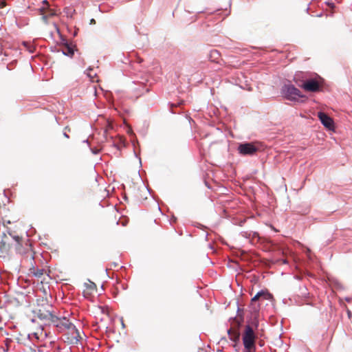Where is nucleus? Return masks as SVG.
I'll use <instances>...</instances> for the list:
<instances>
[{"label":"nucleus","mask_w":352,"mask_h":352,"mask_svg":"<svg viewBox=\"0 0 352 352\" xmlns=\"http://www.w3.org/2000/svg\"><path fill=\"white\" fill-rule=\"evenodd\" d=\"M43 292L45 297H42L36 300V304L32 310L34 316L37 317L41 321L50 323V320L54 316V308L49 302L47 298V293L45 289Z\"/></svg>","instance_id":"1"},{"label":"nucleus","mask_w":352,"mask_h":352,"mask_svg":"<svg viewBox=\"0 0 352 352\" xmlns=\"http://www.w3.org/2000/svg\"><path fill=\"white\" fill-rule=\"evenodd\" d=\"M302 73H297L294 76V81L297 85L308 92H318L320 90L322 84L316 78H310L306 80H302Z\"/></svg>","instance_id":"2"},{"label":"nucleus","mask_w":352,"mask_h":352,"mask_svg":"<svg viewBox=\"0 0 352 352\" xmlns=\"http://www.w3.org/2000/svg\"><path fill=\"white\" fill-rule=\"evenodd\" d=\"M19 236H14L10 233H3L0 236V251L8 253L19 246Z\"/></svg>","instance_id":"3"},{"label":"nucleus","mask_w":352,"mask_h":352,"mask_svg":"<svg viewBox=\"0 0 352 352\" xmlns=\"http://www.w3.org/2000/svg\"><path fill=\"white\" fill-rule=\"evenodd\" d=\"M255 339L256 336L252 328L250 325H246L243 334V343L245 351H248L249 352L256 351Z\"/></svg>","instance_id":"4"},{"label":"nucleus","mask_w":352,"mask_h":352,"mask_svg":"<svg viewBox=\"0 0 352 352\" xmlns=\"http://www.w3.org/2000/svg\"><path fill=\"white\" fill-rule=\"evenodd\" d=\"M63 340L69 344H77L82 339L81 333L72 324L63 333Z\"/></svg>","instance_id":"5"},{"label":"nucleus","mask_w":352,"mask_h":352,"mask_svg":"<svg viewBox=\"0 0 352 352\" xmlns=\"http://www.w3.org/2000/svg\"><path fill=\"white\" fill-rule=\"evenodd\" d=\"M16 253L21 254L24 259L27 261H32L34 258V252L32 249V246L28 242L25 243L23 245L22 243L21 238L19 239V246L18 248H15L14 249Z\"/></svg>","instance_id":"6"},{"label":"nucleus","mask_w":352,"mask_h":352,"mask_svg":"<svg viewBox=\"0 0 352 352\" xmlns=\"http://www.w3.org/2000/svg\"><path fill=\"white\" fill-rule=\"evenodd\" d=\"M49 324H54L60 333H64L72 324L65 317L59 318L55 314L50 320Z\"/></svg>","instance_id":"7"},{"label":"nucleus","mask_w":352,"mask_h":352,"mask_svg":"<svg viewBox=\"0 0 352 352\" xmlns=\"http://www.w3.org/2000/svg\"><path fill=\"white\" fill-rule=\"evenodd\" d=\"M283 93L285 97L290 100H296L298 98H302L300 91L293 85H287L283 87Z\"/></svg>","instance_id":"8"},{"label":"nucleus","mask_w":352,"mask_h":352,"mask_svg":"<svg viewBox=\"0 0 352 352\" xmlns=\"http://www.w3.org/2000/svg\"><path fill=\"white\" fill-rule=\"evenodd\" d=\"M258 151V147L253 142L240 144L238 151L242 155H253Z\"/></svg>","instance_id":"9"},{"label":"nucleus","mask_w":352,"mask_h":352,"mask_svg":"<svg viewBox=\"0 0 352 352\" xmlns=\"http://www.w3.org/2000/svg\"><path fill=\"white\" fill-rule=\"evenodd\" d=\"M272 298V296L267 291H261L258 292L252 298V305L254 306V309L256 311L259 309V305H256L255 302L257 300L265 299V300H270Z\"/></svg>","instance_id":"10"},{"label":"nucleus","mask_w":352,"mask_h":352,"mask_svg":"<svg viewBox=\"0 0 352 352\" xmlns=\"http://www.w3.org/2000/svg\"><path fill=\"white\" fill-rule=\"evenodd\" d=\"M239 325L240 322L239 320H234L232 324V327L228 330V333L230 336V338L234 342H236L239 339L240 333L238 329Z\"/></svg>","instance_id":"11"},{"label":"nucleus","mask_w":352,"mask_h":352,"mask_svg":"<svg viewBox=\"0 0 352 352\" xmlns=\"http://www.w3.org/2000/svg\"><path fill=\"white\" fill-rule=\"evenodd\" d=\"M318 117L325 127L331 129L333 126V120L325 113L318 112Z\"/></svg>","instance_id":"12"},{"label":"nucleus","mask_w":352,"mask_h":352,"mask_svg":"<svg viewBox=\"0 0 352 352\" xmlns=\"http://www.w3.org/2000/svg\"><path fill=\"white\" fill-rule=\"evenodd\" d=\"M9 210L6 206H0V221H1L4 226L10 224L12 222L11 219L9 218Z\"/></svg>","instance_id":"13"},{"label":"nucleus","mask_w":352,"mask_h":352,"mask_svg":"<svg viewBox=\"0 0 352 352\" xmlns=\"http://www.w3.org/2000/svg\"><path fill=\"white\" fill-rule=\"evenodd\" d=\"M30 270L34 276L36 277L37 278L41 279V283H43V281H45L46 279L44 277V276L45 274L47 275V276H49V275L47 274V272L44 269H38V268H34L33 267H31L30 269Z\"/></svg>","instance_id":"14"},{"label":"nucleus","mask_w":352,"mask_h":352,"mask_svg":"<svg viewBox=\"0 0 352 352\" xmlns=\"http://www.w3.org/2000/svg\"><path fill=\"white\" fill-rule=\"evenodd\" d=\"M60 50L62 51L63 54L65 56L72 57L74 54V50L72 46L68 43H65L60 46Z\"/></svg>","instance_id":"15"},{"label":"nucleus","mask_w":352,"mask_h":352,"mask_svg":"<svg viewBox=\"0 0 352 352\" xmlns=\"http://www.w3.org/2000/svg\"><path fill=\"white\" fill-rule=\"evenodd\" d=\"M40 352H44L43 350L40 349ZM47 352H72L71 349L66 348H61L59 346H56L52 349L51 351Z\"/></svg>","instance_id":"16"},{"label":"nucleus","mask_w":352,"mask_h":352,"mask_svg":"<svg viewBox=\"0 0 352 352\" xmlns=\"http://www.w3.org/2000/svg\"><path fill=\"white\" fill-rule=\"evenodd\" d=\"M23 45L30 53H33L35 50V47L30 42L24 41L23 42Z\"/></svg>","instance_id":"17"},{"label":"nucleus","mask_w":352,"mask_h":352,"mask_svg":"<svg viewBox=\"0 0 352 352\" xmlns=\"http://www.w3.org/2000/svg\"><path fill=\"white\" fill-rule=\"evenodd\" d=\"M220 54L217 50L211 51L210 54V58L212 61H217V60L219 58Z\"/></svg>","instance_id":"18"},{"label":"nucleus","mask_w":352,"mask_h":352,"mask_svg":"<svg viewBox=\"0 0 352 352\" xmlns=\"http://www.w3.org/2000/svg\"><path fill=\"white\" fill-rule=\"evenodd\" d=\"M97 313H100L102 314L108 316L109 315V308L106 306H100L97 308Z\"/></svg>","instance_id":"19"},{"label":"nucleus","mask_w":352,"mask_h":352,"mask_svg":"<svg viewBox=\"0 0 352 352\" xmlns=\"http://www.w3.org/2000/svg\"><path fill=\"white\" fill-rule=\"evenodd\" d=\"M85 285L90 291L96 290V285L94 282L89 280V283H85Z\"/></svg>","instance_id":"20"},{"label":"nucleus","mask_w":352,"mask_h":352,"mask_svg":"<svg viewBox=\"0 0 352 352\" xmlns=\"http://www.w3.org/2000/svg\"><path fill=\"white\" fill-rule=\"evenodd\" d=\"M122 144V140L120 138V142L119 143H114L115 146H116L118 149H120Z\"/></svg>","instance_id":"21"},{"label":"nucleus","mask_w":352,"mask_h":352,"mask_svg":"<svg viewBox=\"0 0 352 352\" xmlns=\"http://www.w3.org/2000/svg\"><path fill=\"white\" fill-rule=\"evenodd\" d=\"M347 315H348V317H349V318H351V316H352V313H351V311L350 310H349V309L347 310Z\"/></svg>","instance_id":"22"},{"label":"nucleus","mask_w":352,"mask_h":352,"mask_svg":"<svg viewBox=\"0 0 352 352\" xmlns=\"http://www.w3.org/2000/svg\"><path fill=\"white\" fill-rule=\"evenodd\" d=\"M42 19H43V20L45 22H47V16H45V15H44V16H42Z\"/></svg>","instance_id":"23"},{"label":"nucleus","mask_w":352,"mask_h":352,"mask_svg":"<svg viewBox=\"0 0 352 352\" xmlns=\"http://www.w3.org/2000/svg\"><path fill=\"white\" fill-rule=\"evenodd\" d=\"M90 23H91V24H95V23H96V21H95L94 19H91V21H90Z\"/></svg>","instance_id":"24"},{"label":"nucleus","mask_w":352,"mask_h":352,"mask_svg":"<svg viewBox=\"0 0 352 352\" xmlns=\"http://www.w3.org/2000/svg\"><path fill=\"white\" fill-rule=\"evenodd\" d=\"M259 344H260L261 346H262V345H263V344H262V342H259Z\"/></svg>","instance_id":"25"},{"label":"nucleus","mask_w":352,"mask_h":352,"mask_svg":"<svg viewBox=\"0 0 352 352\" xmlns=\"http://www.w3.org/2000/svg\"><path fill=\"white\" fill-rule=\"evenodd\" d=\"M245 352H249L248 351H245Z\"/></svg>","instance_id":"26"}]
</instances>
